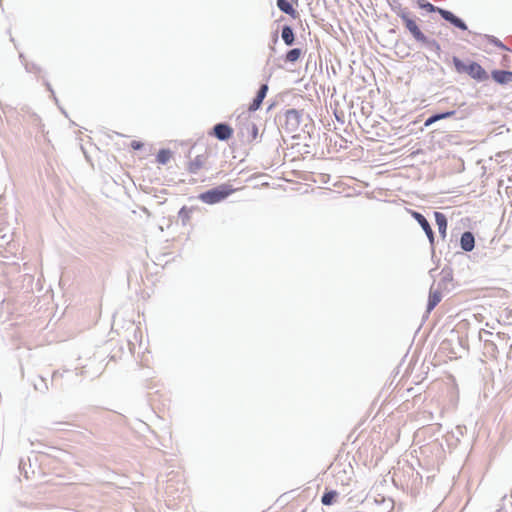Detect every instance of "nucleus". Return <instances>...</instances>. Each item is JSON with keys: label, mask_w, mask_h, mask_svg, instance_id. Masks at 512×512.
Here are the masks:
<instances>
[{"label": "nucleus", "mask_w": 512, "mask_h": 512, "mask_svg": "<svg viewBox=\"0 0 512 512\" xmlns=\"http://www.w3.org/2000/svg\"><path fill=\"white\" fill-rule=\"evenodd\" d=\"M452 62L457 73H465L478 82H484L489 79L487 71L475 61L468 60L464 62L459 57L453 56Z\"/></svg>", "instance_id": "1"}, {"label": "nucleus", "mask_w": 512, "mask_h": 512, "mask_svg": "<svg viewBox=\"0 0 512 512\" xmlns=\"http://www.w3.org/2000/svg\"><path fill=\"white\" fill-rule=\"evenodd\" d=\"M235 191L236 189L232 185L223 183L200 193L198 199L205 204L213 205L222 202Z\"/></svg>", "instance_id": "2"}, {"label": "nucleus", "mask_w": 512, "mask_h": 512, "mask_svg": "<svg viewBox=\"0 0 512 512\" xmlns=\"http://www.w3.org/2000/svg\"><path fill=\"white\" fill-rule=\"evenodd\" d=\"M395 213L399 220L403 222L415 220L418 224H429L427 213H423L420 210H412L403 205H399L396 207Z\"/></svg>", "instance_id": "3"}, {"label": "nucleus", "mask_w": 512, "mask_h": 512, "mask_svg": "<svg viewBox=\"0 0 512 512\" xmlns=\"http://www.w3.org/2000/svg\"><path fill=\"white\" fill-rule=\"evenodd\" d=\"M240 134L242 137H245L247 141L252 142L258 136V127L257 125L249 119V114L244 112L240 117Z\"/></svg>", "instance_id": "4"}, {"label": "nucleus", "mask_w": 512, "mask_h": 512, "mask_svg": "<svg viewBox=\"0 0 512 512\" xmlns=\"http://www.w3.org/2000/svg\"><path fill=\"white\" fill-rule=\"evenodd\" d=\"M303 112L297 109H288L285 112V124L284 128L286 131L292 133L298 130L302 122Z\"/></svg>", "instance_id": "5"}, {"label": "nucleus", "mask_w": 512, "mask_h": 512, "mask_svg": "<svg viewBox=\"0 0 512 512\" xmlns=\"http://www.w3.org/2000/svg\"><path fill=\"white\" fill-rule=\"evenodd\" d=\"M209 158V151L205 149L203 153L197 154L194 159H191L188 163L187 170L191 174H197L199 170L205 167V164Z\"/></svg>", "instance_id": "6"}, {"label": "nucleus", "mask_w": 512, "mask_h": 512, "mask_svg": "<svg viewBox=\"0 0 512 512\" xmlns=\"http://www.w3.org/2000/svg\"><path fill=\"white\" fill-rule=\"evenodd\" d=\"M439 14L445 21L449 22L451 25L455 26L456 28L461 29V30L468 29L466 23L461 18H459L458 16L453 14L451 11L442 9L441 11H439Z\"/></svg>", "instance_id": "7"}, {"label": "nucleus", "mask_w": 512, "mask_h": 512, "mask_svg": "<svg viewBox=\"0 0 512 512\" xmlns=\"http://www.w3.org/2000/svg\"><path fill=\"white\" fill-rule=\"evenodd\" d=\"M402 20L416 41L419 42L420 40L425 39L424 33L420 30L416 22L409 17V15H402Z\"/></svg>", "instance_id": "8"}, {"label": "nucleus", "mask_w": 512, "mask_h": 512, "mask_svg": "<svg viewBox=\"0 0 512 512\" xmlns=\"http://www.w3.org/2000/svg\"><path fill=\"white\" fill-rule=\"evenodd\" d=\"M233 133V129L226 123H217L213 127V135L220 141L228 140Z\"/></svg>", "instance_id": "9"}, {"label": "nucleus", "mask_w": 512, "mask_h": 512, "mask_svg": "<svg viewBox=\"0 0 512 512\" xmlns=\"http://www.w3.org/2000/svg\"><path fill=\"white\" fill-rule=\"evenodd\" d=\"M267 92H268V85L267 84H262L259 87L255 98L253 99L252 103L250 104L247 113L254 112V111H256V110H258L260 108L264 98L267 95Z\"/></svg>", "instance_id": "10"}, {"label": "nucleus", "mask_w": 512, "mask_h": 512, "mask_svg": "<svg viewBox=\"0 0 512 512\" xmlns=\"http://www.w3.org/2000/svg\"><path fill=\"white\" fill-rule=\"evenodd\" d=\"M460 247L465 252H470L475 247V236L471 231H465L460 237Z\"/></svg>", "instance_id": "11"}, {"label": "nucleus", "mask_w": 512, "mask_h": 512, "mask_svg": "<svg viewBox=\"0 0 512 512\" xmlns=\"http://www.w3.org/2000/svg\"><path fill=\"white\" fill-rule=\"evenodd\" d=\"M442 294L439 289L434 290L432 287L429 291L428 301L426 305V312L430 313L441 301Z\"/></svg>", "instance_id": "12"}, {"label": "nucleus", "mask_w": 512, "mask_h": 512, "mask_svg": "<svg viewBox=\"0 0 512 512\" xmlns=\"http://www.w3.org/2000/svg\"><path fill=\"white\" fill-rule=\"evenodd\" d=\"M491 77L495 82L501 85L512 82V71L507 70H493Z\"/></svg>", "instance_id": "13"}, {"label": "nucleus", "mask_w": 512, "mask_h": 512, "mask_svg": "<svg viewBox=\"0 0 512 512\" xmlns=\"http://www.w3.org/2000/svg\"><path fill=\"white\" fill-rule=\"evenodd\" d=\"M14 232L11 231V226H0V247L3 248L11 244Z\"/></svg>", "instance_id": "14"}, {"label": "nucleus", "mask_w": 512, "mask_h": 512, "mask_svg": "<svg viewBox=\"0 0 512 512\" xmlns=\"http://www.w3.org/2000/svg\"><path fill=\"white\" fill-rule=\"evenodd\" d=\"M470 111L465 110H449L441 113H437L440 116V120L447 119L456 116V119L462 120L468 117Z\"/></svg>", "instance_id": "15"}, {"label": "nucleus", "mask_w": 512, "mask_h": 512, "mask_svg": "<svg viewBox=\"0 0 512 512\" xmlns=\"http://www.w3.org/2000/svg\"><path fill=\"white\" fill-rule=\"evenodd\" d=\"M281 38L287 46H292L295 41L293 28L289 25H284L281 31Z\"/></svg>", "instance_id": "16"}, {"label": "nucleus", "mask_w": 512, "mask_h": 512, "mask_svg": "<svg viewBox=\"0 0 512 512\" xmlns=\"http://www.w3.org/2000/svg\"><path fill=\"white\" fill-rule=\"evenodd\" d=\"M423 212L427 213L428 220L433 217L436 224H447L448 218L445 213L432 209H423Z\"/></svg>", "instance_id": "17"}, {"label": "nucleus", "mask_w": 512, "mask_h": 512, "mask_svg": "<svg viewBox=\"0 0 512 512\" xmlns=\"http://www.w3.org/2000/svg\"><path fill=\"white\" fill-rule=\"evenodd\" d=\"M338 495L336 490H326L321 496V503L324 506H331L336 502Z\"/></svg>", "instance_id": "18"}, {"label": "nucleus", "mask_w": 512, "mask_h": 512, "mask_svg": "<svg viewBox=\"0 0 512 512\" xmlns=\"http://www.w3.org/2000/svg\"><path fill=\"white\" fill-rule=\"evenodd\" d=\"M277 7L285 14L295 18L297 11L293 8L292 4L288 0H277Z\"/></svg>", "instance_id": "19"}, {"label": "nucleus", "mask_w": 512, "mask_h": 512, "mask_svg": "<svg viewBox=\"0 0 512 512\" xmlns=\"http://www.w3.org/2000/svg\"><path fill=\"white\" fill-rule=\"evenodd\" d=\"M419 42L421 44H423L429 50L434 51L437 54V56H440L441 47H440V44L436 40L429 39L428 37L425 36V39H422Z\"/></svg>", "instance_id": "20"}, {"label": "nucleus", "mask_w": 512, "mask_h": 512, "mask_svg": "<svg viewBox=\"0 0 512 512\" xmlns=\"http://www.w3.org/2000/svg\"><path fill=\"white\" fill-rule=\"evenodd\" d=\"M417 4H418L419 8L424 9L430 13H434V12L439 13V11H441L443 9V8L434 6L433 4H431L430 2H428L426 0H417Z\"/></svg>", "instance_id": "21"}, {"label": "nucleus", "mask_w": 512, "mask_h": 512, "mask_svg": "<svg viewBox=\"0 0 512 512\" xmlns=\"http://www.w3.org/2000/svg\"><path fill=\"white\" fill-rule=\"evenodd\" d=\"M301 54H302V51L300 48L290 49L285 55V61L294 63L300 58Z\"/></svg>", "instance_id": "22"}, {"label": "nucleus", "mask_w": 512, "mask_h": 512, "mask_svg": "<svg viewBox=\"0 0 512 512\" xmlns=\"http://www.w3.org/2000/svg\"><path fill=\"white\" fill-rule=\"evenodd\" d=\"M33 386L36 391H39L40 393L45 394L48 390V384L45 378L39 376L37 380L33 383Z\"/></svg>", "instance_id": "23"}, {"label": "nucleus", "mask_w": 512, "mask_h": 512, "mask_svg": "<svg viewBox=\"0 0 512 512\" xmlns=\"http://www.w3.org/2000/svg\"><path fill=\"white\" fill-rule=\"evenodd\" d=\"M171 158V151L168 149H161L157 153L156 160L159 164L165 165Z\"/></svg>", "instance_id": "24"}, {"label": "nucleus", "mask_w": 512, "mask_h": 512, "mask_svg": "<svg viewBox=\"0 0 512 512\" xmlns=\"http://www.w3.org/2000/svg\"><path fill=\"white\" fill-rule=\"evenodd\" d=\"M485 38L488 40L489 43L495 45L496 47L500 48L501 50H508L506 45L500 41L498 38L492 35H485Z\"/></svg>", "instance_id": "25"}, {"label": "nucleus", "mask_w": 512, "mask_h": 512, "mask_svg": "<svg viewBox=\"0 0 512 512\" xmlns=\"http://www.w3.org/2000/svg\"><path fill=\"white\" fill-rule=\"evenodd\" d=\"M24 285L26 286V292L30 293L33 291V282L34 277L30 274H25L22 276Z\"/></svg>", "instance_id": "26"}, {"label": "nucleus", "mask_w": 512, "mask_h": 512, "mask_svg": "<svg viewBox=\"0 0 512 512\" xmlns=\"http://www.w3.org/2000/svg\"><path fill=\"white\" fill-rule=\"evenodd\" d=\"M422 230L425 232L431 246H434L435 241V233L432 229V226H421Z\"/></svg>", "instance_id": "27"}, {"label": "nucleus", "mask_w": 512, "mask_h": 512, "mask_svg": "<svg viewBox=\"0 0 512 512\" xmlns=\"http://www.w3.org/2000/svg\"><path fill=\"white\" fill-rule=\"evenodd\" d=\"M484 335L492 336V333L487 330H481L479 332V338H480V340H483L485 342L486 347H488L490 345L492 347V349H496V345L489 339L484 338Z\"/></svg>", "instance_id": "28"}, {"label": "nucleus", "mask_w": 512, "mask_h": 512, "mask_svg": "<svg viewBox=\"0 0 512 512\" xmlns=\"http://www.w3.org/2000/svg\"><path fill=\"white\" fill-rule=\"evenodd\" d=\"M510 236H512V226H505V229L501 234V238L504 242H508L511 240Z\"/></svg>", "instance_id": "29"}, {"label": "nucleus", "mask_w": 512, "mask_h": 512, "mask_svg": "<svg viewBox=\"0 0 512 512\" xmlns=\"http://www.w3.org/2000/svg\"><path fill=\"white\" fill-rule=\"evenodd\" d=\"M440 120V116H438L437 113L435 114H432L431 116H429L426 120H425V123H424V126L425 127H429L431 126L432 124H434L435 122L439 121Z\"/></svg>", "instance_id": "30"}, {"label": "nucleus", "mask_w": 512, "mask_h": 512, "mask_svg": "<svg viewBox=\"0 0 512 512\" xmlns=\"http://www.w3.org/2000/svg\"><path fill=\"white\" fill-rule=\"evenodd\" d=\"M392 10L402 19V15H409L406 9H403L401 5L392 6Z\"/></svg>", "instance_id": "31"}, {"label": "nucleus", "mask_w": 512, "mask_h": 512, "mask_svg": "<svg viewBox=\"0 0 512 512\" xmlns=\"http://www.w3.org/2000/svg\"><path fill=\"white\" fill-rule=\"evenodd\" d=\"M26 463L24 461V459H20L19 461V470L21 473L24 474L25 478H28V475H27V470H26Z\"/></svg>", "instance_id": "32"}, {"label": "nucleus", "mask_w": 512, "mask_h": 512, "mask_svg": "<svg viewBox=\"0 0 512 512\" xmlns=\"http://www.w3.org/2000/svg\"><path fill=\"white\" fill-rule=\"evenodd\" d=\"M448 226H438L439 234L444 239L446 237V230Z\"/></svg>", "instance_id": "33"}, {"label": "nucleus", "mask_w": 512, "mask_h": 512, "mask_svg": "<svg viewBox=\"0 0 512 512\" xmlns=\"http://www.w3.org/2000/svg\"><path fill=\"white\" fill-rule=\"evenodd\" d=\"M131 147L135 150H139L143 147V143H141L139 141H132Z\"/></svg>", "instance_id": "34"}, {"label": "nucleus", "mask_w": 512, "mask_h": 512, "mask_svg": "<svg viewBox=\"0 0 512 512\" xmlns=\"http://www.w3.org/2000/svg\"><path fill=\"white\" fill-rule=\"evenodd\" d=\"M450 280H452V276L449 273L446 275H443V277H442L443 282L450 281Z\"/></svg>", "instance_id": "35"}, {"label": "nucleus", "mask_w": 512, "mask_h": 512, "mask_svg": "<svg viewBox=\"0 0 512 512\" xmlns=\"http://www.w3.org/2000/svg\"><path fill=\"white\" fill-rule=\"evenodd\" d=\"M61 374H59L58 371H54L53 374H52V381H54L58 376H60Z\"/></svg>", "instance_id": "36"}, {"label": "nucleus", "mask_w": 512, "mask_h": 512, "mask_svg": "<svg viewBox=\"0 0 512 512\" xmlns=\"http://www.w3.org/2000/svg\"><path fill=\"white\" fill-rule=\"evenodd\" d=\"M194 149V146L189 150L188 157L191 156L192 150Z\"/></svg>", "instance_id": "37"}, {"label": "nucleus", "mask_w": 512, "mask_h": 512, "mask_svg": "<svg viewBox=\"0 0 512 512\" xmlns=\"http://www.w3.org/2000/svg\"><path fill=\"white\" fill-rule=\"evenodd\" d=\"M159 230L163 231V226L162 225H159Z\"/></svg>", "instance_id": "38"}, {"label": "nucleus", "mask_w": 512, "mask_h": 512, "mask_svg": "<svg viewBox=\"0 0 512 512\" xmlns=\"http://www.w3.org/2000/svg\"><path fill=\"white\" fill-rule=\"evenodd\" d=\"M460 224H465L464 219H460Z\"/></svg>", "instance_id": "39"}, {"label": "nucleus", "mask_w": 512, "mask_h": 512, "mask_svg": "<svg viewBox=\"0 0 512 512\" xmlns=\"http://www.w3.org/2000/svg\"><path fill=\"white\" fill-rule=\"evenodd\" d=\"M498 512H502L501 510H498Z\"/></svg>", "instance_id": "40"}]
</instances>
